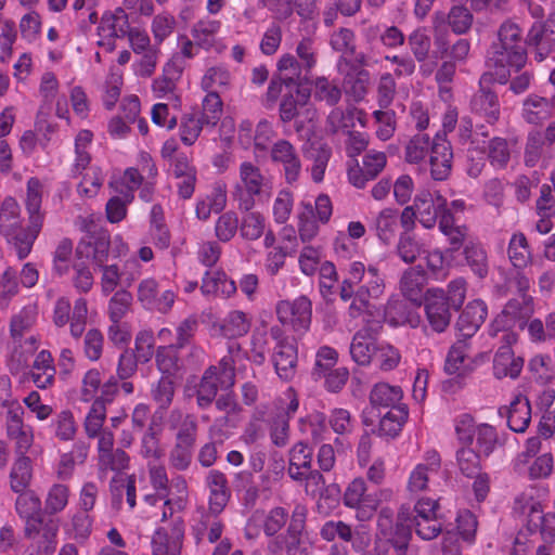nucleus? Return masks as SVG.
<instances>
[{"mask_svg":"<svg viewBox=\"0 0 555 555\" xmlns=\"http://www.w3.org/2000/svg\"><path fill=\"white\" fill-rule=\"evenodd\" d=\"M235 384L234 361L223 357L218 364L208 366L196 385V403L199 409H207L215 401L218 390H229Z\"/></svg>","mask_w":555,"mask_h":555,"instance_id":"obj_3","label":"nucleus"},{"mask_svg":"<svg viewBox=\"0 0 555 555\" xmlns=\"http://www.w3.org/2000/svg\"><path fill=\"white\" fill-rule=\"evenodd\" d=\"M23 408L18 404L11 406L8 411L7 433L10 438L16 441L17 454L26 453L33 444V434L23 424Z\"/></svg>","mask_w":555,"mask_h":555,"instance_id":"obj_17","label":"nucleus"},{"mask_svg":"<svg viewBox=\"0 0 555 555\" xmlns=\"http://www.w3.org/2000/svg\"><path fill=\"white\" fill-rule=\"evenodd\" d=\"M337 359L338 353L335 349L327 346L321 347L315 356L312 377L318 380L325 376V373L330 372L335 366Z\"/></svg>","mask_w":555,"mask_h":555,"instance_id":"obj_45","label":"nucleus"},{"mask_svg":"<svg viewBox=\"0 0 555 555\" xmlns=\"http://www.w3.org/2000/svg\"><path fill=\"white\" fill-rule=\"evenodd\" d=\"M474 16L464 5H453L449 13L442 11L435 12L433 15V29L435 44L440 53L448 51L447 36L449 27L456 35L466 34L473 25Z\"/></svg>","mask_w":555,"mask_h":555,"instance_id":"obj_4","label":"nucleus"},{"mask_svg":"<svg viewBox=\"0 0 555 555\" xmlns=\"http://www.w3.org/2000/svg\"><path fill=\"white\" fill-rule=\"evenodd\" d=\"M315 119L317 111L313 107L301 108V113L294 119L295 131L304 142L318 140L315 135Z\"/></svg>","mask_w":555,"mask_h":555,"instance_id":"obj_40","label":"nucleus"},{"mask_svg":"<svg viewBox=\"0 0 555 555\" xmlns=\"http://www.w3.org/2000/svg\"><path fill=\"white\" fill-rule=\"evenodd\" d=\"M496 442L495 429L488 425L482 424L476 430V451L480 454L488 456L494 449Z\"/></svg>","mask_w":555,"mask_h":555,"instance_id":"obj_62","label":"nucleus"},{"mask_svg":"<svg viewBox=\"0 0 555 555\" xmlns=\"http://www.w3.org/2000/svg\"><path fill=\"white\" fill-rule=\"evenodd\" d=\"M314 98L328 106H335L341 99V90L326 77H319L315 80Z\"/></svg>","mask_w":555,"mask_h":555,"instance_id":"obj_44","label":"nucleus"},{"mask_svg":"<svg viewBox=\"0 0 555 555\" xmlns=\"http://www.w3.org/2000/svg\"><path fill=\"white\" fill-rule=\"evenodd\" d=\"M194 446L176 442L169 454V462L177 470H185L192 463Z\"/></svg>","mask_w":555,"mask_h":555,"instance_id":"obj_60","label":"nucleus"},{"mask_svg":"<svg viewBox=\"0 0 555 555\" xmlns=\"http://www.w3.org/2000/svg\"><path fill=\"white\" fill-rule=\"evenodd\" d=\"M427 283L425 270L421 266L406 269L400 280V289L404 297L415 304H421L423 289Z\"/></svg>","mask_w":555,"mask_h":555,"instance_id":"obj_22","label":"nucleus"},{"mask_svg":"<svg viewBox=\"0 0 555 555\" xmlns=\"http://www.w3.org/2000/svg\"><path fill=\"white\" fill-rule=\"evenodd\" d=\"M320 535L323 540L328 542L335 540L336 538L345 542H350L352 540L353 533L351 527L346 522L341 520H328L322 526Z\"/></svg>","mask_w":555,"mask_h":555,"instance_id":"obj_52","label":"nucleus"},{"mask_svg":"<svg viewBox=\"0 0 555 555\" xmlns=\"http://www.w3.org/2000/svg\"><path fill=\"white\" fill-rule=\"evenodd\" d=\"M41 194L40 182L31 178L27 182L26 208L29 214V224L22 228L20 205L13 197H5L0 207V233L12 244L18 259L26 258L42 227L40 215Z\"/></svg>","mask_w":555,"mask_h":555,"instance_id":"obj_1","label":"nucleus"},{"mask_svg":"<svg viewBox=\"0 0 555 555\" xmlns=\"http://www.w3.org/2000/svg\"><path fill=\"white\" fill-rule=\"evenodd\" d=\"M141 454L145 459L159 460L164 455V450L159 444L158 434L153 425H150L141 440Z\"/></svg>","mask_w":555,"mask_h":555,"instance_id":"obj_58","label":"nucleus"},{"mask_svg":"<svg viewBox=\"0 0 555 555\" xmlns=\"http://www.w3.org/2000/svg\"><path fill=\"white\" fill-rule=\"evenodd\" d=\"M453 153L450 142L446 140L444 133H437L430 146L429 164L430 175L434 180H446L452 169Z\"/></svg>","mask_w":555,"mask_h":555,"instance_id":"obj_9","label":"nucleus"},{"mask_svg":"<svg viewBox=\"0 0 555 555\" xmlns=\"http://www.w3.org/2000/svg\"><path fill=\"white\" fill-rule=\"evenodd\" d=\"M410 520V508L402 506L398 513L396 525L390 530V534L384 537L399 555H405L409 548V542L412 537Z\"/></svg>","mask_w":555,"mask_h":555,"instance_id":"obj_20","label":"nucleus"},{"mask_svg":"<svg viewBox=\"0 0 555 555\" xmlns=\"http://www.w3.org/2000/svg\"><path fill=\"white\" fill-rule=\"evenodd\" d=\"M526 42L535 49V59L543 61L555 48V13L550 14L544 23H534Z\"/></svg>","mask_w":555,"mask_h":555,"instance_id":"obj_8","label":"nucleus"},{"mask_svg":"<svg viewBox=\"0 0 555 555\" xmlns=\"http://www.w3.org/2000/svg\"><path fill=\"white\" fill-rule=\"evenodd\" d=\"M480 453L472 448H462L457 451L460 470L468 478H474L480 473Z\"/></svg>","mask_w":555,"mask_h":555,"instance_id":"obj_47","label":"nucleus"},{"mask_svg":"<svg viewBox=\"0 0 555 555\" xmlns=\"http://www.w3.org/2000/svg\"><path fill=\"white\" fill-rule=\"evenodd\" d=\"M293 326L296 330L308 328L311 321V301L301 296L292 302Z\"/></svg>","mask_w":555,"mask_h":555,"instance_id":"obj_57","label":"nucleus"},{"mask_svg":"<svg viewBox=\"0 0 555 555\" xmlns=\"http://www.w3.org/2000/svg\"><path fill=\"white\" fill-rule=\"evenodd\" d=\"M377 347L376 340L354 334L350 345L351 358L359 365H367L375 358Z\"/></svg>","mask_w":555,"mask_h":555,"instance_id":"obj_34","label":"nucleus"},{"mask_svg":"<svg viewBox=\"0 0 555 555\" xmlns=\"http://www.w3.org/2000/svg\"><path fill=\"white\" fill-rule=\"evenodd\" d=\"M491 75H482L480 89L473 95L470 106L473 112L483 116L488 122L493 124L500 117V104L498 95L490 89L485 88V83L491 82Z\"/></svg>","mask_w":555,"mask_h":555,"instance_id":"obj_14","label":"nucleus"},{"mask_svg":"<svg viewBox=\"0 0 555 555\" xmlns=\"http://www.w3.org/2000/svg\"><path fill=\"white\" fill-rule=\"evenodd\" d=\"M184 537V526L181 518L172 522L171 531L164 529L155 531L152 538L153 555H180Z\"/></svg>","mask_w":555,"mask_h":555,"instance_id":"obj_12","label":"nucleus"},{"mask_svg":"<svg viewBox=\"0 0 555 555\" xmlns=\"http://www.w3.org/2000/svg\"><path fill=\"white\" fill-rule=\"evenodd\" d=\"M408 418V409L405 405L389 410L382 416L378 427V435L393 438L402 428Z\"/></svg>","mask_w":555,"mask_h":555,"instance_id":"obj_33","label":"nucleus"},{"mask_svg":"<svg viewBox=\"0 0 555 555\" xmlns=\"http://www.w3.org/2000/svg\"><path fill=\"white\" fill-rule=\"evenodd\" d=\"M433 140L428 134L414 135L405 147V160L410 164H417L424 159L431 146Z\"/></svg>","mask_w":555,"mask_h":555,"instance_id":"obj_49","label":"nucleus"},{"mask_svg":"<svg viewBox=\"0 0 555 555\" xmlns=\"http://www.w3.org/2000/svg\"><path fill=\"white\" fill-rule=\"evenodd\" d=\"M241 181L247 192L260 194L266 184V179L260 169L249 162H244L240 167Z\"/></svg>","mask_w":555,"mask_h":555,"instance_id":"obj_42","label":"nucleus"},{"mask_svg":"<svg viewBox=\"0 0 555 555\" xmlns=\"http://www.w3.org/2000/svg\"><path fill=\"white\" fill-rule=\"evenodd\" d=\"M492 49L493 51L490 61L496 68L507 67L518 72L527 63V51L525 43L504 44V42L499 41V43L493 44Z\"/></svg>","mask_w":555,"mask_h":555,"instance_id":"obj_13","label":"nucleus"},{"mask_svg":"<svg viewBox=\"0 0 555 555\" xmlns=\"http://www.w3.org/2000/svg\"><path fill=\"white\" fill-rule=\"evenodd\" d=\"M398 211L392 208L383 209L376 220L375 228L378 238L388 244L395 236Z\"/></svg>","mask_w":555,"mask_h":555,"instance_id":"obj_41","label":"nucleus"},{"mask_svg":"<svg viewBox=\"0 0 555 555\" xmlns=\"http://www.w3.org/2000/svg\"><path fill=\"white\" fill-rule=\"evenodd\" d=\"M466 347L467 345L463 340L457 341L451 347L444 364V370L448 374L465 376L472 371V366L466 363Z\"/></svg>","mask_w":555,"mask_h":555,"instance_id":"obj_32","label":"nucleus"},{"mask_svg":"<svg viewBox=\"0 0 555 555\" xmlns=\"http://www.w3.org/2000/svg\"><path fill=\"white\" fill-rule=\"evenodd\" d=\"M356 109L343 111L341 108H334L326 118V124L332 133H337L339 130L352 128L354 126Z\"/></svg>","mask_w":555,"mask_h":555,"instance_id":"obj_55","label":"nucleus"},{"mask_svg":"<svg viewBox=\"0 0 555 555\" xmlns=\"http://www.w3.org/2000/svg\"><path fill=\"white\" fill-rule=\"evenodd\" d=\"M207 485L210 490L209 511L217 515L225 507L230 499V489L223 473L212 469L207 476Z\"/></svg>","mask_w":555,"mask_h":555,"instance_id":"obj_23","label":"nucleus"},{"mask_svg":"<svg viewBox=\"0 0 555 555\" xmlns=\"http://www.w3.org/2000/svg\"><path fill=\"white\" fill-rule=\"evenodd\" d=\"M517 338L516 333H506L501 337L504 345L498 349L493 359V374L499 379L517 378L522 370L524 359L515 357L511 348Z\"/></svg>","mask_w":555,"mask_h":555,"instance_id":"obj_6","label":"nucleus"},{"mask_svg":"<svg viewBox=\"0 0 555 555\" xmlns=\"http://www.w3.org/2000/svg\"><path fill=\"white\" fill-rule=\"evenodd\" d=\"M25 454L26 453L18 454L10 473V486L14 492H23L26 490L31 480L30 459Z\"/></svg>","mask_w":555,"mask_h":555,"instance_id":"obj_30","label":"nucleus"},{"mask_svg":"<svg viewBox=\"0 0 555 555\" xmlns=\"http://www.w3.org/2000/svg\"><path fill=\"white\" fill-rule=\"evenodd\" d=\"M464 258L466 264L479 279H485L488 275V256L480 245L466 244L464 247Z\"/></svg>","mask_w":555,"mask_h":555,"instance_id":"obj_35","label":"nucleus"},{"mask_svg":"<svg viewBox=\"0 0 555 555\" xmlns=\"http://www.w3.org/2000/svg\"><path fill=\"white\" fill-rule=\"evenodd\" d=\"M154 401L159 409L167 410L175 396V383L170 375H164L152 389Z\"/></svg>","mask_w":555,"mask_h":555,"instance_id":"obj_48","label":"nucleus"},{"mask_svg":"<svg viewBox=\"0 0 555 555\" xmlns=\"http://www.w3.org/2000/svg\"><path fill=\"white\" fill-rule=\"evenodd\" d=\"M222 115V101L216 91H210L203 100L202 118L207 126H216Z\"/></svg>","mask_w":555,"mask_h":555,"instance_id":"obj_50","label":"nucleus"},{"mask_svg":"<svg viewBox=\"0 0 555 555\" xmlns=\"http://www.w3.org/2000/svg\"><path fill=\"white\" fill-rule=\"evenodd\" d=\"M20 495L15 503L18 515L26 519H34V514L41 509L40 499L31 491L17 492Z\"/></svg>","mask_w":555,"mask_h":555,"instance_id":"obj_53","label":"nucleus"},{"mask_svg":"<svg viewBox=\"0 0 555 555\" xmlns=\"http://www.w3.org/2000/svg\"><path fill=\"white\" fill-rule=\"evenodd\" d=\"M402 398V390L398 386H391L387 383L376 384L370 393V403L373 408L397 409Z\"/></svg>","mask_w":555,"mask_h":555,"instance_id":"obj_25","label":"nucleus"},{"mask_svg":"<svg viewBox=\"0 0 555 555\" xmlns=\"http://www.w3.org/2000/svg\"><path fill=\"white\" fill-rule=\"evenodd\" d=\"M438 509V501L428 498H422L416 502L413 511L410 509L411 520L409 522L433 521V519L439 518L437 513Z\"/></svg>","mask_w":555,"mask_h":555,"instance_id":"obj_51","label":"nucleus"},{"mask_svg":"<svg viewBox=\"0 0 555 555\" xmlns=\"http://www.w3.org/2000/svg\"><path fill=\"white\" fill-rule=\"evenodd\" d=\"M301 151L308 159L313 162L311 167L312 180L317 183L321 182L332 155V149L318 139L311 142H304Z\"/></svg>","mask_w":555,"mask_h":555,"instance_id":"obj_18","label":"nucleus"},{"mask_svg":"<svg viewBox=\"0 0 555 555\" xmlns=\"http://www.w3.org/2000/svg\"><path fill=\"white\" fill-rule=\"evenodd\" d=\"M387 157L383 152L371 151L363 157V167H360L356 160V165L348 170L349 182L362 189L366 182L374 180L385 168Z\"/></svg>","mask_w":555,"mask_h":555,"instance_id":"obj_10","label":"nucleus"},{"mask_svg":"<svg viewBox=\"0 0 555 555\" xmlns=\"http://www.w3.org/2000/svg\"><path fill=\"white\" fill-rule=\"evenodd\" d=\"M531 420V408L527 399L516 397L508 409L507 424L515 433H524Z\"/></svg>","mask_w":555,"mask_h":555,"instance_id":"obj_28","label":"nucleus"},{"mask_svg":"<svg viewBox=\"0 0 555 555\" xmlns=\"http://www.w3.org/2000/svg\"><path fill=\"white\" fill-rule=\"evenodd\" d=\"M204 125L206 122L203 121L202 116L197 118L193 114L184 115L181 119V141L185 145H192L198 138Z\"/></svg>","mask_w":555,"mask_h":555,"instance_id":"obj_56","label":"nucleus"},{"mask_svg":"<svg viewBox=\"0 0 555 555\" xmlns=\"http://www.w3.org/2000/svg\"><path fill=\"white\" fill-rule=\"evenodd\" d=\"M447 199L439 192L420 191L413 201V209L417 212V221L425 229H433Z\"/></svg>","mask_w":555,"mask_h":555,"instance_id":"obj_7","label":"nucleus"},{"mask_svg":"<svg viewBox=\"0 0 555 555\" xmlns=\"http://www.w3.org/2000/svg\"><path fill=\"white\" fill-rule=\"evenodd\" d=\"M264 231V217L259 212L247 214L241 223V234L246 240H258Z\"/></svg>","mask_w":555,"mask_h":555,"instance_id":"obj_54","label":"nucleus"},{"mask_svg":"<svg viewBox=\"0 0 555 555\" xmlns=\"http://www.w3.org/2000/svg\"><path fill=\"white\" fill-rule=\"evenodd\" d=\"M553 107H555V96L548 99L531 94L522 103V116L529 124H537Z\"/></svg>","mask_w":555,"mask_h":555,"instance_id":"obj_27","label":"nucleus"},{"mask_svg":"<svg viewBox=\"0 0 555 555\" xmlns=\"http://www.w3.org/2000/svg\"><path fill=\"white\" fill-rule=\"evenodd\" d=\"M175 345L159 347L156 351L155 361L158 370L164 375H170L177 369L178 356L176 353Z\"/></svg>","mask_w":555,"mask_h":555,"instance_id":"obj_63","label":"nucleus"},{"mask_svg":"<svg viewBox=\"0 0 555 555\" xmlns=\"http://www.w3.org/2000/svg\"><path fill=\"white\" fill-rule=\"evenodd\" d=\"M487 317V306L482 300H473L461 312L456 327L465 337L473 336Z\"/></svg>","mask_w":555,"mask_h":555,"instance_id":"obj_19","label":"nucleus"},{"mask_svg":"<svg viewBox=\"0 0 555 555\" xmlns=\"http://www.w3.org/2000/svg\"><path fill=\"white\" fill-rule=\"evenodd\" d=\"M396 254L405 263H414L426 254L424 244L414 234H400L396 246Z\"/></svg>","mask_w":555,"mask_h":555,"instance_id":"obj_31","label":"nucleus"},{"mask_svg":"<svg viewBox=\"0 0 555 555\" xmlns=\"http://www.w3.org/2000/svg\"><path fill=\"white\" fill-rule=\"evenodd\" d=\"M271 158L283 167L287 183L298 180L301 172V162L294 145L284 139L276 141L271 149Z\"/></svg>","mask_w":555,"mask_h":555,"instance_id":"obj_11","label":"nucleus"},{"mask_svg":"<svg viewBox=\"0 0 555 555\" xmlns=\"http://www.w3.org/2000/svg\"><path fill=\"white\" fill-rule=\"evenodd\" d=\"M278 68L281 73L279 78L286 87H291L293 83H299L300 81H307V76L302 75V64L291 54H285L280 59Z\"/></svg>","mask_w":555,"mask_h":555,"instance_id":"obj_36","label":"nucleus"},{"mask_svg":"<svg viewBox=\"0 0 555 555\" xmlns=\"http://www.w3.org/2000/svg\"><path fill=\"white\" fill-rule=\"evenodd\" d=\"M508 257L515 268H525L531 261V253L524 233H515L508 244Z\"/></svg>","mask_w":555,"mask_h":555,"instance_id":"obj_37","label":"nucleus"},{"mask_svg":"<svg viewBox=\"0 0 555 555\" xmlns=\"http://www.w3.org/2000/svg\"><path fill=\"white\" fill-rule=\"evenodd\" d=\"M220 22L215 20H206L197 22L192 29V36L195 44L204 49L211 48L216 42V35L220 29Z\"/></svg>","mask_w":555,"mask_h":555,"instance_id":"obj_39","label":"nucleus"},{"mask_svg":"<svg viewBox=\"0 0 555 555\" xmlns=\"http://www.w3.org/2000/svg\"><path fill=\"white\" fill-rule=\"evenodd\" d=\"M409 48L418 63H424L428 59L431 40L424 30L416 29L408 37Z\"/></svg>","mask_w":555,"mask_h":555,"instance_id":"obj_46","label":"nucleus"},{"mask_svg":"<svg viewBox=\"0 0 555 555\" xmlns=\"http://www.w3.org/2000/svg\"><path fill=\"white\" fill-rule=\"evenodd\" d=\"M250 327V322L242 311H232L220 324V332L224 337L236 338L245 335Z\"/></svg>","mask_w":555,"mask_h":555,"instance_id":"obj_38","label":"nucleus"},{"mask_svg":"<svg viewBox=\"0 0 555 555\" xmlns=\"http://www.w3.org/2000/svg\"><path fill=\"white\" fill-rule=\"evenodd\" d=\"M111 240L107 231H99L88 242L81 241L76 247L78 259L92 256L93 261L102 267L108 260Z\"/></svg>","mask_w":555,"mask_h":555,"instance_id":"obj_16","label":"nucleus"},{"mask_svg":"<svg viewBox=\"0 0 555 555\" xmlns=\"http://www.w3.org/2000/svg\"><path fill=\"white\" fill-rule=\"evenodd\" d=\"M286 544V555H309L308 534L286 530L282 533Z\"/></svg>","mask_w":555,"mask_h":555,"instance_id":"obj_64","label":"nucleus"},{"mask_svg":"<svg viewBox=\"0 0 555 555\" xmlns=\"http://www.w3.org/2000/svg\"><path fill=\"white\" fill-rule=\"evenodd\" d=\"M466 297V282L463 279L452 281L447 292L428 289L425 299V312L430 327L442 333L450 325L453 312H457Z\"/></svg>","mask_w":555,"mask_h":555,"instance_id":"obj_2","label":"nucleus"},{"mask_svg":"<svg viewBox=\"0 0 555 555\" xmlns=\"http://www.w3.org/2000/svg\"><path fill=\"white\" fill-rule=\"evenodd\" d=\"M59 525L53 519L43 518L28 519L25 527V534L29 539L37 540L38 548L47 554L55 548V538Z\"/></svg>","mask_w":555,"mask_h":555,"instance_id":"obj_15","label":"nucleus"},{"mask_svg":"<svg viewBox=\"0 0 555 555\" xmlns=\"http://www.w3.org/2000/svg\"><path fill=\"white\" fill-rule=\"evenodd\" d=\"M346 92L350 93L356 101H361L366 92L370 83V73L356 66L352 70H348L344 77Z\"/></svg>","mask_w":555,"mask_h":555,"instance_id":"obj_29","label":"nucleus"},{"mask_svg":"<svg viewBox=\"0 0 555 555\" xmlns=\"http://www.w3.org/2000/svg\"><path fill=\"white\" fill-rule=\"evenodd\" d=\"M533 314V300L524 295L508 300L503 311L494 319L490 326V335L498 336L515 333V328L522 331Z\"/></svg>","mask_w":555,"mask_h":555,"instance_id":"obj_5","label":"nucleus"},{"mask_svg":"<svg viewBox=\"0 0 555 555\" xmlns=\"http://www.w3.org/2000/svg\"><path fill=\"white\" fill-rule=\"evenodd\" d=\"M201 291L204 295L230 297L236 292V284L224 272H206Z\"/></svg>","mask_w":555,"mask_h":555,"instance_id":"obj_26","label":"nucleus"},{"mask_svg":"<svg viewBox=\"0 0 555 555\" xmlns=\"http://www.w3.org/2000/svg\"><path fill=\"white\" fill-rule=\"evenodd\" d=\"M128 14L118 8L114 12L105 13L98 28L99 35L104 38H124L130 30Z\"/></svg>","mask_w":555,"mask_h":555,"instance_id":"obj_24","label":"nucleus"},{"mask_svg":"<svg viewBox=\"0 0 555 555\" xmlns=\"http://www.w3.org/2000/svg\"><path fill=\"white\" fill-rule=\"evenodd\" d=\"M272 360L276 373L282 379L291 380L295 376L298 357L294 343L276 345Z\"/></svg>","mask_w":555,"mask_h":555,"instance_id":"obj_21","label":"nucleus"},{"mask_svg":"<svg viewBox=\"0 0 555 555\" xmlns=\"http://www.w3.org/2000/svg\"><path fill=\"white\" fill-rule=\"evenodd\" d=\"M330 43L335 51L343 54L341 56L354 54V34L349 28H339L337 31H334Z\"/></svg>","mask_w":555,"mask_h":555,"instance_id":"obj_61","label":"nucleus"},{"mask_svg":"<svg viewBox=\"0 0 555 555\" xmlns=\"http://www.w3.org/2000/svg\"><path fill=\"white\" fill-rule=\"evenodd\" d=\"M528 369L533 374L535 382L541 385H546L555 378V367L547 356L533 357L528 364Z\"/></svg>","mask_w":555,"mask_h":555,"instance_id":"obj_43","label":"nucleus"},{"mask_svg":"<svg viewBox=\"0 0 555 555\" xmlns=\"http://www.w3.org/2000/svg\"><path fill=\"white\" fill-rule=\"evenodd\" d=\"M238 219L235 212L227 211L222 214L216 222V235L222 242L230 241L236 233Z\"/></svg>","mask_w":555,"mask_h":555,"instance_id":"obj_59","label":"nucleus"}]
</instances>
